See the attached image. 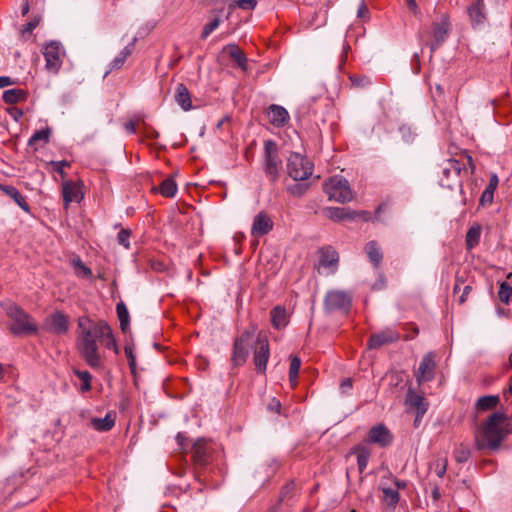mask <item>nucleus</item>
I'll return each mask as SVG.
<instances>
[{"label":"nucleus","instance_id":"obj_21","mask_svg":"<svg viewBox=\"0 0 512 512\" xmlns=\"http://www.w3.org/2000/svg\"><path fill=\"white\" fill-rule=\"evenodd\" d=\"M467 12L473 27L483 25L486 21L484 0H476L468 6Z\"/></svg>","mask_w":512,"mask_h":512},{"label":"nucleus","instance_id":"obj_18","mask_svg":"<svg viewBox=\"0 0 512 512\" xmlns=\"http://www.w3.org/2000/svg\"><path fill=\"white\" fill-rule=\"evenodd\" d=\"M392 439V434L383 424L373 426L369 430L368 441L380 447L388 446L392 442Z\"/></svg>","mask_w":512,"mask_h":512},{"label":"nucleus","instance_id":"obj_53","mask_svg":"<svg viewBox=\"0 0 512 512\" xmlns=\"http://www.w3.org/2000/svg\"><path fill=\"white\" fill-rule=\"evenodd\" d=\"M494 192L490 189H485L480 198V204L482 206L490 205L493 202Z\"/></svg>","mask_w":512,"mask_h":512},{"label":"nucleus","instance_id":"obj_17","mask_svg":"<svg viewBox=\"0 0 512 512\" xmlns=\"http://www.w3.org/2000/svg\"><path fill=\"white\" fill-rule=\"evenodd\" d=\"M273 226L271 217L265 212H259L253 219L251 234L254 237L264 236L273 229Z\"/></svg>","mask_w":512,"mask_h":512},{"label":"nucleus","instance_id":"obj_52","mask_svg":"<svg viewBox=\"0 0 512 512\" xmlns=\"http://www.w3.org/2000/svg\"><path fill=\"white\" fill-rule=\"evenodd\" d=\"M124 351H125V355L128 359L129 367H130L131 371L134 372L135 367H136V360H135V356L133 354L132 346L126 345L124 348Z\"/></svg>","mask_w":512,"mask_h":512},{"label":"nucleus","instance_id":"obj_26","mask_svg":"<svg viewBox=\"0 0 512 512\" xmlns=\"http://www.w3.org/2000/svg\"><path fill=\"white\" fill-rule=\"evenodd\" d=\"M379 489L383 493V502L391 509H395L399 500H400V494L397 491V489H394L393 487H388L386 484L381 481L379 485Z\"/></svg>","mask_w":512,"mask_h":512},{"label":"nucleus","instance_id":"obj_35","mask_svg":"<svg viewBox=\"0 0 512 512\" xmlns=\"http://www.w3.org/2000/svg\"><path fill=\"white\" fill-rule=\"evenodd\" d=\"M27 93L19 88H13L4 91L3 93V100L7 104H15L22 102L26 99Z\"/></svg>","mask_w":512,"mask_h":512},{"label":"nucleus","instance_id":"obj_60","mask_svg":"<svg viewBox=\"0 0 512 512\" xmlns=\"http://www.w3.org/2000/svg\"><path fill=\"white\" fill-rule=\"evenodd\" d=\"M388 479H390L393 482V484H394L393 488L397 489L398 492H399L400 489L406 488V482L405 481L399 480L397 478H394L391 475L388 477Z\"/></svg>","mask_w":512,"mask_h":512},{"label":"nucleus","instance_id":"obj_28","mask_svg":"<svg viewBox=\"0 0 512 512\" xmlns=\"http://www.w3.org/2000/svg\"><path fill=\"white\" fill-rule=\"evenodd\" d=\"M271 323L275 329H281L287 326L288 324V313L285 307L283 306H275L270 311Z\"/></svg>","mask_w":512,"mask_h":512},{"label":"nucleus","instance_id":"obj_10","mask_svg":"<svg viewBox=\"0 0 512 512\" xmlns=\"http://www.w3.org/2000/svg\"><path fill=\"white\" fill-rule=\"evenodd\" d=\"M352 302V296L341 290L329 291L324 299V307L327 311H348Z\"/></svg>","mask_w":512,"mask_h":512},{"label":"nucleus","instance_id":"obj_45","mask_svg":"<svg viewBox=\"0 0 512 512\" xmlns=\"http://www.w3.org/2000/svg\"><path fill=\"white\" fill-rule=\"evenodd\" d=\"M454 458L457 462L464 463L470 458V450L464 445H459L454 450Z\"/></svg>","mask_w":512,"mask_h":512},{"label":"nucleus","instance_id":"obj_3","mask_svg":"<svg viewBox=\"0 0 512 512\" xmlns=\"http://www.w3.org/2000/svg\"><path fill=\"white\" fill-rule=\"evenodd\" d=\"M467 164L470 167V173H473L475 170L473 159L466 152L461 153L457 159L444 160L441 164L440 185L451 190L456 187L462 188V173L467 174Z\"/></svg>","mask_w":512,"mask_h":512},{"label":"nucleus","instance_id":"obj_38","mask_svg":"<svg viewBox=\"0 0 512 512\" xmlns=\"http://www.w3.org/2000/svg\"><path fill=\"white\" fill-rule=\"evenodd\" d=\"M117 316L120 322V328L123 332H126L129 328L130 317L127 307L123 302H120L116 306Z\"/></svg>","mask_w":512,"mask_h":512},{"label":"nucleus","instance_id":"obj_29","mask_svg":"<svg viewBox=\"0 0 512 512\" xmlns=\"http://www.w3.org/2000/svg\"><path fill=\"white\" fill-rule=\"evenodd\" d=\"M365 252L375 268H378L383 260V253L376 241H369L365 245Z\"/></svg>","mask_w":512,"mask_h":512},{"label":"nucleus","instance_id":"obj_37","mask_svg":"<svg viewBox=\"0 0 512 512\" xmlns=\"http://www.w3.org/2000/svg\"><path fill=\"white\" fill-rule=\"evenodd\" d=\"M355 212H351L346 208H329L327 210V216L332 220H344V219H353L355 217Z\"/></svg>","mask_w":512,"mask_h":512},{"label":"nucleus","instance_id":"obj_22","mask_svg":"<svg viewBox=\"0 0 512 512\" xmlns=\"http://www.w3.org/2000/svg\"><path fill=\"white\" fill-rule=\"evenodd\" d=\"M339 261L337 251L331 246L319 249V265L324 268H336Z\"/></svg>","mask_w":512,"mask_h":512},{"label":"nucleus","instance_id":"obj_57","mask_svg":"<svg viewBox=\"0 0 512 512\" xmlns=\"http://www.w3.org/2000/svg\"><path fill=\"white\" fill-rule=\"evenodd\" d=\"M405 3L415 16L420 14V9L418 7L416 0H405Z\"/></svg>","mask_w":512,"mask_h":512},{"label":"nucleus","instance_id":"obj_46","mask_svg":"<svg viewBox=\"0 0 512 512\" xmlns=\"http://www.w3.org/2000/svg\"><path fill=\"white\" fill-rule=\"evenodd\" d=\"M258 0H232L230 7H238L242 10H253L257 6Z\"/></svg>","mask_w":512,"mask_h":512},{"label":"nucleus","instance_id":"obj_1","mask_svg":"<svg viewBox=\"0 0 512 512\" xmlns=\"http://www.w3.org/2000/svg\"><path fill=\"white\" fill-rule=\"evenodd\" d=\"M77 348L81 357L92 369L102 368L98 341L109 333V325L104 320H92L89 317L78 319Z\"/></svg>","mask_w":512,"mask_h":512},{"label":"nucleus","instance_id":"obj_23","mask_svg":"<svg viewBox=\"0 0 512 512\" xmlns=\"http://www.w3.org/2000/svg\"><path fill=\"white\" fill-rule=\"evenodd\" d=\"M68 319L60 311L53 313L49 318V330L56 334H65L68 331Z\"/></svg>","mask_w":512,"mask_h":512},{"label":"nucleus","instance_id":"obj_48","mask_svg":"<svg viewBox=\"0 0 512 512\" xmlns=\"http://www.w3.org/2000/svg\"><path fill=\"white\" fill-rule=\"evenodd\" d=\"M219 25H220L219 18H214L212 21L207 23L203 28L202 35H201L202 38L203 39L207 38L215 29L218 28Z\"/></svg>","mask_w":512,"mask_h":512},{"label":"nucleus","instance_id":"obj_51","mask_svg":"<svg viewBox=\"0 0 512 512\" xmlns=\"http://www.w3.org/2000/svg\"><path fill=\"white\" fill-rule=\"evenodd\" d=\"M50 165L54 168V170L59 173L61 176H64V168L70 167V162L66 160L61 161H51Z\"/></svg>","mask_w":512,"mask_h":512},{"label":"nucleus","instance_id":"obj_2","mask_svg":"<svg viewBox=\"0 0 512 512\" xmlns=\"http://www.w3.org/2000/svg\"><path fill=\"white\" fill-rule=\"evenodd\" d=\"M507 417L504 413H492L475 432V444L479 450H496L509 433Z\"/></svg>","mask_w":512,"mask_h":512},{"label":"nucleus","instance_id":"obj_61","mask_svg":"<svg viewBox=\"0 0 512 512\" xmlns=\"http://www.w3.org/2000/svg\"><path fill=\"white\" fill-rule=\"evenodd\" d=\"M352 388V380L346 378L341 382L340 389L342 393H347Z\"/></svg>","mask_w":512,"mask_h":512},{"label":"nucleus","instance_id":"obj_16","mask_svg":"<svg viewBox=\"0 0 512 512\" xmlns=\"http://www.w3.org/2000/svg\"><path fill=\"white\" fill-rule=\"evenodd\" d=\"M62 196L65 208L72 202H80L83 199L82 184L71 180L63 181Z\"/></svg>","mask_w":512,"mask_h":512},{"label":"nucleus","instance_id":"obj_11","mask_svg":"<svg viewBox=\"0 0 512 512\" xmlns=\"http://www.w3.org/2000/svg\"><path fill=\"white\" fill-rule=\"evenodd\" d=\"M270 356L269 342L265 335L261 333L257 337L256 347L254 351V364L256 371L264 373Z\"/></svg>","mask_w":512,"mask_h":512},{"label":"nucleus","instance_id":"obj_27","mask_svg":"<svg viewBox=\"0 0 512 512\" xmlns=\"http://www.w3.org/2000/svg\"><path fill=\"white\" fill-rule=\"evenodd\" d=\"M136 42L137 37H134L131 42L119 52L110 64L111 70L120 69L124 65L126 59L133 53Z\"/></svg>","mask_w":512,"mask_h":512},{"label":"nucleus","instance_id":"obj_15","mask_svg":"<svg viewBox=\"0 0 512 512\" xmlns=\"http://www.w3.org/2000/svg\"><path fill=\"white\" fill-rule=\"evenodd\" d=\"M450 21L447 15H443L440 22L433 24V40L430 43L432 52L436 51L448 38L450 32Z\"/></svg>","mask_w":512,"mask_h":512},{"label":"nucleus","instance_id":"obj_34","mask_svg":"<svg viewBox=\"0 0 512 512\" xmlns=\"http://www.w3.org/2000/svg\"><path fill=\"white\" fill-rule=\"evenodd\" d=\"M482 228L479 224L472 225L466 233V246L471 250L480 242Z\"/></svg>","mask_w":512,"mask_h":512},{"label":"nucleus","instance_id":"obj_33","mask_svg":"<svg viewBox=\"0 0 512 512\" xmlns=\"http://www.w3.org/2000/svg\"><path fill=\"white\" fill-rule=\"evenodd\" d=\"M51 135V129L49 127H46L45 129L37 130L35 131L32 136L28 140V145L30 147H33L34 150L38 149V142H42L43 144H46L50 140Z\"/></svg>","mask_w":512,"mask_h":512},{"label":"nucleus","instance_id":"obj_56","mask_svg":"<svg viewBox=\"0 0 512 512\" xmlns=\"http://www.w3.org/2000/svg\"><path fill=\"white\" fill-rule=\"evenodd\" d=\"M446 468H447V460L444 459L441 464L440 463L437 464V467L435 469L436 475L438 477L442 478L446 473Z\"/></svg>","mask_w":512,"mask_h":512},{"label":"nucleus","instance_id":"obj_4","mask_svg":"<svg viewBox=\"0 0 512 512\" xmlns=\"http://www.w3.org/2000/svg\"><path fill=\"white\" fill-rule=\"evenodd\" d=\"M2 307L10 319L8 329L13 335H32L38 332V325L33 317L19 305L7 302Z\"/></svg>","mask_w":512,"mask_h":512},{"label":"nucleus","instance_id":"obj_30","mask_svg":"<svg viewBox=\"0 0 512 512\" xmlns=\"http://www.w3.org/2000/svg\"><path fill=\"white\" fill-rule=\"evenodd\" d=\"M175 100L178 103V105L185 111H188L192 108L191 95L187 87L182 83L177 85L175 92Z\"/></svg>","mask_w":512,"mask_h":512},{"label":"nucleus","instance_id":"obj_14","mask_svg":"<svg viewBox=\"0 0 512 512\" xmlns=\"http://www.w3.org/2000/svg\"><path fill=\"white\" fill-rule=\"evenodd\" d=\"M399 339V332L392 327H388L380 332L372 334L368 340L367 346L369 349H378L383 345L397 342Z\"/></svg>","mask_w":512,"mask_h":512},{"label":"nucleus","instance_id":"obj_20","mask_svg":"<svg viewBox=\"0 0 512 512\" xmlns=\"http://www.w3.org/2000/svg\"><path fill=\"white\" fill-rule=\"evenodd\" d=\"M267 116L269 122L274 127L278 128L285 126L290 119L288 111L284 107L276 104H272L269 106L267 110Z\"/></svg>","mask_w":512,"mask_h":512},{"label":"nucleus","instance_id":"obj_40","mask_svg":"<svg viewBox=\"0 0 512 512\" xmlns=\"http://www.w3.org/2000/svg\"><path fill=\"white\" fill-rule=\"evenodd\" d=\"M73 373L82 382V385L80 387V391L81 392H88V391H90L91 388H92V386H91L92 375L90 374V372H88L86 370L74 369Z\"/></svg>","mask_w":512,"mask_h":512},{"label":"nucleus","instance_id":"obj_59","mask_svg":"<svg viewBox=\"0 0 512 512\" xmlns=\"http://www.w3.org/2000/svg\"><path fill=\"white\" fill-rule=\"evenodd\" d=\"M280 408H281V403L279 400H277L276 398H273L269 404H268V409L270 411H273L275 413H279L280 412Z\"/></svg>","mask_w":512,"mask_h":512},{"label":"nucleus","instance_id":"obj_31","mask_svg":"<svg viewBox=\"0 0 512 512\" xmlns=\"http://www.w3.org/2000/svg\"><path fill=\"white\" fill-rule=\"evenodd\" d=\"M91 426L99 432H107L115 425V417L111 413H107L103 418H92Z\"/></svg>","mask_w":512,"mask_h":512},{"label":"nucleus","instance_id":"obj_50","mask_svg":"<svg viewBox=\"0 0 512 512\" xmlns=\"http://www.w3.org/2000/svg\"><path fill=\"white\" fill-rule=\"evenodd\" d=\"M40 21V18H34L30 20L27 24L24 25V27L21 30V34L23 37L26 35H30L33 30L38 26Z\"/></svg>","mask_w":512,"mask_h":512},{"label":"nucleus","instance_id":"obj_8","mask_svg":"<svg viewBox=\"0 0 512 512\" xmlns=\"http://www.w3.org/2000/svg\"><path fill=\"white\" fill-rule=\"evenodd\" d=\"M257 327L251 325L242 334L235 338L233 343V350L231 354V362L233 366L243 365L249 356V344L250 340L254 336Z\"/></svg>","mask_w":512,"mask_h":512},{"label":"nucleus","instance_id":"obj_44","mask_svg":"<svg viewBox=\"0 0 512 512\" xmlns=\"http://www.w3.org/2000/svg\"><path fill=\"white\" fill-rule=\"evenodd\" d=\"M512 296V287L507 282H502L499 287L498 297L503 303H508Z\"/></svg>","mask_w":512,"mask_h":512},{"label":"nucleus","instance_id":"obj_7","mask_svg":"<svg viewBox=\"0 0 512 512\" xmlns=\"http://www.w3.org/2000/svg\"><path fill=\"white\" fill-rule=\"evenodd\" d=\"M313 172V164L302 154L293 152L287 159V173L295 181L308 179Z\"/></svg>","mask_w":512,"mask_h":512},{"label":"nucleus","instance_id":"obj_13","mask_svg":"<svg viewBox=\"0 0 512 512\" xmlns=\"http://www.w3.org/2000/svg\"><path fill=\"white\" fill-rule=\"evenodd\" d=\"M212 448L204 438L197 439L192 446V458L196 466L204 468L208 465Z\"/></svg>","mask_w":512,"mask_h":512},{"label":"nucleus","instance_id":"obj_5","mask_svg":"<svg viewBox=\"0 0 512 512\" xmlns=\"http://www.w3.org/2000/svg\"><path fill=\"white\" fill-rule=\"evenodd\" d=\"M282 160L279 156L278 146L273 140L264 142L263 171L270 182L275 183L280 176Z\"/></svg>","mask_w":512,"mask_h":512},{"label":"nucleus","instance_id":"obj_43","mask_svg":"<svg viewBox=\"0 0 512 512\" xmlns=\"http://www.w3.org/2000/svg\"><path fill=\"white\" fill-rule=\"evenodd\" d=\"M100 343H102L107 349L113 350L116 354L119 353L118 345L110 326L109 333L101 338Z\"/></svg>","mask_w":512,"mask_h":512},{"label":"nucleus","instance_id":"obj_54","mask_svg":"<svg viewBox=\"0 0 512 512\" xmlns=\"http://www.w3.org/2000/svg\"><path fill=\"white\" fill-rule=\"evenodd\" d=\"M357 16L360 19H367L369 16V9L363 0L361 1L360 5L358 7Z\"/></svg>","mask_w":512,"mask_h":512},{"label":"nucleus","instance_id":"obj_19","mask_svg":"<svg viewBox=\"0 0 512 512\" xmlns=\"http://www.w3.org/2000/svg\"><path fill=\"white\" fill-rule=\"evenodd\" d=\"M405 404L416 412L417 418H422L428 409V402L413 389L407 391Z\"/></svg>","mask_w":512,"mask_h":512},{"label":"nucleus","instance_id":"obj_32","mask_svg":"<svg viewBox=\"0 0 512 512\" xmlns=\"http://www.w3.org/2000/svg\"><path fill=\"white\" fill-rule=\"evenodd\" d=\"M500 401L498 395H485L480 397L476 402L477 411H488L495 408Z\"/></svg>","mask_w":512,"mask_h":512},{"label":"nucleus","instance_id":"obj_64","mask_svg":"<svg viewBox=\"0 0 512 512\" xmlns=\"http://www.w3.org/2000/svg\"><path fill=\"white\" fill-rule=\"evenodd\" d=\"M509 395H512V376L509 379L508 387L503 390V397L508 400Z\"/></svg>","mask_w":512,"mask_h":512},{"label":"nucleus","instance_id":"obj_36","mask_svg":"<svg viewBox=\"0 0 512 512\" xmlns=\"http://www.w3.org/2000/svg\"><path fill=\"white\" fill-rule=\"evenodd\" d=\"M70 264L78 278H90L92 276V270L83 263L80 257H73L70 260Z\"/></svg>","mask_w":512,"mask_h":512},{"label":"nucleus","instance_id":"obj_39","mask_svg":"<svg viewBox=\"0 0 512 512\" xmlns=\"http://www.w3.org/2000/svg\"><path fill=\"white\" fill-rule=\"evenodd\" d=\"M165 197H174L177 192V185L171 178L165 179L161 182L158 188H155Z\"/></svg>","mask_w":512,"mask_h":512},{"label":"nucleus","instance_id":"obj_42","mask_svg":"<svg viewBox=\"0 0 512 512\" xmlns=\"http://www.w3.org/2000/svg\"><path fill=\"white\" fill-rule=\"evenodd\" d=\"M356 452H357V465H358L359 471L362 473L368 465L369 458H370V452L365 447H358L356 449Z\"/></svg>","mask_w":512,"mask_h":512},{"label":"nucleus","instance_id":"obj_47","mask_svg":"<svg viewBox=\"0 0 512 512\" xmlns=\"http://www.w3.org/2000/svg\"><path fill=\"white\" fill-rule=\"evenodd\" d=\"M308 187V184L305 183H295L293 185L288 186L287 191L295 197H300L306 193Z\"/></svg>","mask_w":512,"mask_h":512},{"label":"nucleus","instance_id":"obj_9","mask_svg":"<svg viewBox=\"0 0 512 512\" xmlns=\"http://www.w3.org/2000/svg\"><path fill=\"white\" fill-rule=\"evenodd\" d=\"M64 54V49L59 42L51 41L47 43L43 49L46 69L51 73H57L61 68Z\"/></svg>","mask_w":512,"mask_h":512},{"label":"nucleus","instance_id":"obj_25","mask_svg":"<svg viewBox=\"0 0 512 512\" xmlns=\"http://www.w3.org/2000/svg\"><path fill=\"white\" fill-rule=\"evenodd\" d=\"M223 52L228 54L229 57L236 62L237 66L241 70H247V57L237 45L229 44L224 47Z\"/></svg>","mask_w":512,"mask_h":512},{"label":"nucleus","instance_id":"obj_12","mask_svg":"<svg viewBox=\"0 0 512 512\" xmlns=\"http://www.w3.org/2000/svg\"><path fill=\"white\" fill-rule=\"evenodd\" d=\"M435 368V354L433 352H428L422 357L419 367L415 372V378L418 385L431 381L435 375Z\"/></svg>","mask_w":512,"mask_h":512},{"label":"nucleus","instance_id":"obj_49","mask_svg":"<svg viewBox=\"0 0 512 512\" xmlns=\"http://www.w3.org/2000/svg\"><path fill=\"white\" fill-rule=\"evenodd\" d=\"M130 235H131V232H130V230H127V229H121L117 235L118 243L123 245L126 249H128L130 246V243H129Z\"/></svg>","mask_w":512,"mask_h":512},{"label":"nucleus","instance_id":"obj_62","mask_svg":"<svg viewBox=\"0 0 512 512\" xmlns=\"http://www.w3.org/2000/svg\"><path fill=\"white\" fill-rule=\"evenodd\" d=\"M124 129L129 134H135L136 133V122L133 120H130L124 124Z\"/></svg>","mask_w":512,"mask_h":512},{"label":"nucleus","instance_id":"obj_63","mask_svg":"<svg viewBox=\"0 0 512 512\" xmlns=\"http://www.w3.org/2000/svg\"><path fill=\"white\" fill-rule=\"evenodd\" d=\"M472 290V287L470 285H466L463 289V292L459 298V302L460 303H464L467 299V296L468 294L470 293V291Z\"/></svg>","mask_w":512,"mask_h":512},{"label":"nucleus","instance_id":"obj_24","mask_svg":"<svg viewBox=\"0 0 512 512\" xmlns=\"http://www.w3.org/2000/svg\"><path fill=\"white\" fill-rule=\"evenodd\" d=\"M0 189L3 193L12 198L24 212H31L30 206L26 201V198L19 192V190L16 187L12 185H0Z\"/></svg>","mask_w":512,"mask_h":512},{"label":"nucleus","instance_id":"obj_41","mask_svg":"<svg viewBox=\"0 0 512 512\" xmlns=\"http://www.w3.org/2000/svg\"><path fill=\"white\" fill-rule=\"evenodd\" d=\"M300 367L301 359L298 356H292L289 368V380L292 386H295L297 384Z\"/></svg>","mask_w":512,"mask_h":512},{"label":"nucleus","instance_id":"obj_58","mask_svg":"<svg viewBox=\"0 0 512 512\" xmlns=\"http://www.w3.org/2000/svg\"><path fill=\"white\" fill-rule=\"evenodd\" d=\"M499 180L495 173L491 174L489 179V184L485 189H490V191L495 192L497 186H498Z\"/></svg>","mask_w":512,"mask_h":512},{"label":"nucleus","instance_id":"obj_55","mask_svg":"<svg viewBox=\"0 0 512 512\" xmlns=\"http://www.w3.org/2000/svg\"><path fill=\"white\" fill-rule=\"evenodd\" d=\"M143 134L148 139H157L159 137L158 131L150 126L144 127Z\"/></svg>","mask_w":512,"mask_h":512},{"label":"nucleus","instance_id":"obj_6","mask_svg":"<svg viewBox=\"0 0 512 512\" xmlns=\"http://www.w3.org/2000/svg\"><path fill=\"white\" fill-rule=\"evenodd\" d=\"M324 191L330 200L345 203L352 200V190L349 182L340 175L330 177L324 183Z\"/></svg>","mask_w":512,"mask_h":512}]
</instances>
